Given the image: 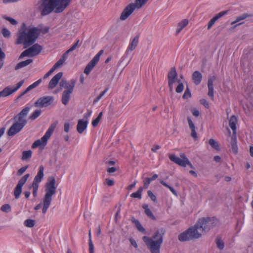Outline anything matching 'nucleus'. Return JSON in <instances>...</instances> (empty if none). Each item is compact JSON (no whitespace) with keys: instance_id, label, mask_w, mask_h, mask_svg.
I'll return each mask as SVG.
<instances>
[{"instance_id":"obj_15","label":"nucleus","mask_w":253,"mask_h":253,"mask_svg":"<svg viewBox=\"0 0 253 253\" xmlns=\"http://www.w3.org/2000/svg\"><path fill=\"white\" fill-rule=\"evenodd\" d=\"M63 76L62 72H59L55 75L52 79L50 81L48 87L49 89H52L54 88L57 84L59 82V81L61 79Z\"/></svg>"},{"instance_id":"obj_37","label":"nucleus","mask_w":253,"mask_h":253,"mask_svg":"<svg viewBox=\"0 0 253 253\" xmlns=\"http://www.w3.org/2000/svg\"><path fill=\"white\" fill-rule=\"evenodd\" d=\"M209 144L215 150H218L219 149V146L217 142L213 139H210L209 140Z\"/></svg>"},{"instance_id":"obj_17","label":"nucleus","mask_w":253,"mask_h":253,"mask_svg":"<svg viewBox=\"0 0 253 253\" xmlns=\"http://www.w3.org/2000/svg\"><path fill=\"white\" fill-rule=\"evenodd\" d=\"M216 80V77L215 76H212L209 77L208 81V87L209 91L208 95L213 100V83Z\"/></svg>"},{"instance_id":"obj_31","label":"nucleus","mask_w":253,"mask_h":253,"mask_svg":"<svg viewBox=\"0 0 253 253\" xmlns=\"http://www.w3.org/2000/svg\"><path fill=\"white\" fill-rule=\"evenodd\" d=\"M252 16V15L249 13H243L240 16H238L236 20L233 22H231V25H234L235 23L239 22V21L241 20H243L247 18L251 17Z\"/></svg>"},{"instance_id":"obj_6","label":"nucleus","mask_w":253,"mask_h":253,"mask_svg":"<svg viewBox=\"0 0 253 253\" xmlns=\"http://www.w3.org/2000/svg\"><path fill=\"white\" fill-rule=\"evenodd\" d=\"M76 81L72 79L69 82L66 80H62L59 83V85L61 87H64L65 90L63 92L62 94V103L66 105L70 100V95L73 92L75 87Z\"/></svg>"},{"instance_id":"obj_11","label":"nucleus","mask_w":253,"mask_h":253,"mask_svg":"<svg viewBox=\"0 0 253 253\" xmlns=\"http://www.w3.org/2000/svg\"><path fill=\"white\" fill-rule=\"evenodd\" d=\"M54 98L51 96L40 97L34 103L36 107L43 108L49 106L53 102Z\"/></svg>"},{"instance_id":"obj_44","label":"nucleus","mask_w":253,"mask_h":253,"mask_svg":"<svg viewBox=\"0 0 253 253\" xmlns=\"http://www.w3.org/2000/svg\"><path fill=\"white\" fill-rule=\"evenodd\" d=\"M2 18L3 19L7 20L8 21H9L13 25H15L17 24V23H18L17 21L15 19H14L12 18H11L10 17H8L6 16H3Z\"/></svg>"},{"instance_id":"obj_59","label":"nucleus","mask_w":253,"mask_h":253,"mask_svg":"<svg viewBox=\"0 0 253 253\" xmlns=\"http://www.w3.org/2000/svg\"><path fill=\"white\" fill-rule=\"evenodd\" d=\"M70 125L69 123H65L64 125V131L66 132L69 131Z\"/></svg>"},{"instance_id":"obj_64","label":"nucleus","mask_w":253,"mask_h":253,"mask_svg":"<svg viewBox=\"0 0 253 253\" xmlns=\"http://www.w3.org/2000/svg\"><path fill=\"white\" fill-rule=\"evenodd\" d=\"M91 111L87 110V112L84 115V120H87L88 118H89L91 115Z\"/></svg>"},{"instance_id":"obj_34","label":"nucleus","mask_w":253,"mask_h":253,"mask_svg":"<svg viewBox=\"0 0 253 253\" xmlns=\"http://www.w3.org/2000/svg\"><path fill=\"white\" fill-rule=\"evenodd\" d=\"M143 190V187H140L137 192L132 193L130 195V197L134 198H138L139 199H141L142 192Z\"/></svg>"},{"instance_id":"obj_48","label":"nucleus","mask_w":253,"mask_h":253,"mask_svg":"<svg viewBox=\"0 0 253 253\" xmlns=\"http://www.w3.org/2000/svg\"><path fill=\"white\" fill-rule=\"evenodd\" d=\"M148 196L151 198V199L155 202H157V197L153 193V192L149 190L147 192Z\"/></svg>"},{"instance_id":"obj_57","label":"nucleus","mask_w":253,"mask_h":253,"mask_svg":"<svg viewBox=\"0 0 253 253\" xmlns=\"http://www.w3.org/2000/svg\"><path fill=\"white\" fill-rule=\"evenodd\" d=\"M89 253H94V246L92 241L89 242Z\"/></svg>"},{"instance_id":"obj_45","label":"nucleus","mask_w":253,"mask_h":253,"mask_svg":"<svg viewBox=\"0 0 253 253\" xmlns=\"http://www.w3.org/2000/svg\"><path fill=\"white\" fill-rule=\"evenodd\" d=\"M1 33L3 36L5 38H8L10 36V31L5 28L2 29Z\"/></svg>"},{"instance_id":"obj_51","label":"nucleus","mask_w":253,"mask_h":253,"mask_svg":"<svg viewBox=\"0 0 253 253\" xmlns=\"http://www.w3.org/2000/svg\"><path fill=\"white\" fill-rule=\"evenodd\" d=\"M151 182V179L149 177H147L144 180V188L147 189Z\"/></svg>"},{"instance_id":"obj_54","label":"nucleus","mask_w":253,"mask_h":253,"mask_svg":"<svg viewBox=\"0 0 253 253\" xmlns=\"http://www.w3.org/2000/svg\"><path fill=\"white\" fill-rule=\"evenodd\" d=\"M28 167V166H27L23 167H22L21 168H20L17 171V174L18 175H22L26 171V170L27 169Z\"/></svg>"},{"instance_id":"obj_47","label":"nucleus","mask_w":253,"mask_h":253,"mask_svg":"<svg viewBox=\"0 0 253 253\" xmlns=\"http://www.w3.org/2000/svg\"><path fill=\"white\" fill-rule=\"evenodd\" d=\"M79 42V40H78L74 44L72 45V46L69 48L68 50H67L65 53H67V55H68V53L74 50H75L78 46L79 45H78Z\"/></svg>"},{"instance_id":"obj_61","label":"nucleus","mask_w":253,"mask_h":253,"mask_svg":"<svg viewBox=\"0 0 253 253\" xmlns=\"http://www.w3.org/2000/svg\"><path fill=\"white\" fill-rule=\"evenodd\" d=\"M118 169L116 167H111V168H108L107 169V171L109 173H113L117 170Z\"/></svg>"},{"instance_id":"obj_49","label":"nucleus","mask_w":253,"mask_h":253,"mask_svg":"<svg viewBox=\"0 0 253 253\" xmlns=\"http://www.w3.org/2000/svg\"><path fill=\"white\" fill-rule=\"evenodd\" d=\"M184 89V85L182 83H179L178 86L176 88V92L177 93L181 92Z\"/></svg>"},{"instance_id":"obj_4","label":"nucleus","mask_w":253,"mask_h":253,"mask_svg":"<svg viewBox=\"0 0 253 253\" xmlns=\"http://www.w3.org/2000/svg\"><path fill=\"white\" fill-rule=\"evenodd\" d=\"M39 35V30L36 27L27 28L22 31L20 30L16 43H23L24 47L26 48L35 43Z\"/></svg>"},{"instance_id":"obj_1","label":"nucleus","mask_w":253,"mask_h":253,"mask_svg":"<svg viewBox=\"0 0 253 253\" xmlns=\"http://www.w3.org/2000/svg\"><path fill=\"white\" fill-rule=\"evenodd\" d=\"M218 220L214 217H203L198 220L192 227L180 234L178 238L180 241L185 242L197 239L218 225Z\"/></svg>"},{"instance_id":"obj_36","label":"nucleus","mask_w":253,"mask_h":253,"mask_svg":"<svg viewBox=\"0 0 253 253\" xmlns=\"http://www.w3.org/2000/svg\"><path fill=\"white\" fill-rule=\"evenodd\" d=\"M22 188L20 186L16 185L14 191V195L16 199H19L20 195L22 192Z\"/></svg>"},{"instance_id":"obj_23","label":"nucleus","mask_w":253,"mask_h":253,"mask_svg":"<svg viewBox=\"0 0 253 253\" xmlns=\"http://www.w3.org/2000/svg\"><path fill=\"white\" fill-rule=\"evenodd\" d=\"M187 121L188 122L189 128L191 130V136L194 139H197V133H196V130H195V125H194V123H193V122L192 121L190 117H187Z\"/></svg>"},{"instance_id":"obj_22","label":"nucleus","mask_w":253,"mask_h":253,"mask_svg":"<svg viewBox=\"0 0 253 253\" xmlns=\"http://www.w3.org/2000/svg\"><path fill=\"white\" fill-rule=\"evenodd\" d=\"M192 79L195 84L198 85L201 82L202 75L199 71H195L192 74Z\"/></svg>"},{"instance_id":"obj_63","label":"nucleus","mask_w":253,"mask_h":253,"mask_svg":"<svg viewBox=\"0 0 253 253\" xmlns=\"http://www.w3.org/2000/svg\"><path fill=\"white\" fill-rule=\"evenodd\" d=\"M100 120L99 118H96L95 119H94L92 122V125L93 126L95 127L97 126L98 123L100 122Z\"/></svg>"},{"instance_id":"obj_40","label":"nucleus","mask_w":253,"mask_h":253,"mask_svg":"<svg viewBox=\"0 0 253 253\" xmlns=\"http://www.w3.org/2000/svg\"><path fill=\"white\" fill-rule=\"evenodd\" d=\"M41 110H36L30 116L29 119L31 120H34L37 119L41 114Z\"/></svg>"},{"instance_id":"obj_50","label":"nucleus","mask_w":253,"mask_h":253,"mask_svg":"<svg viewBox=\"0 0 253 253\" xmlns=\"http://www.w3.org/2000/svg\"><path fill=\"white\" fill-rule=\"evenodd\" d=\"M216 245L218 249L220 250H222L224 246V243L220 239L217 240Z\"/></svg>"},{"instance_id":"obj_30","label":"nucleus","mask_w":253,"mask_h":253,"mask_svg":"<svg viewBox=\"0 0 253 253\" xmlns=\"http://www.w3.org/2000/svg\"><path fill=\"white\" fill-rule=\"evenodd\" d=\"M142 208L144 209L145 213L147 216L152 220H156V218L153 214L151 211L149 209L148 206L147 204H144L142 206Z\"/></svg>"},{"instance_id":"obj_42","label":"nucleus","mask_w":253,"mask_h":253,"mask_svg":"<svg viewBox=\"0 0 253 253\" xmlns=\"http://www.w3.org/2000/svg\"><path fill=\"white\" fill-rule=\"evenodd\" d=\"M0 210L4 212H9L11 211V206L9 204H4L1 207Z\"/></svg>"},{"instance_id":"obj_58","label":"nucleus","mask_w":253,"mask_h":253,"mask_svg":"<svg viewBox=\"0 0 253 253\" xmlns=\"http://www.w3.org/2000/svg\"><path fill=\"white\" fill-rule=\"evenodd\" d=\"M200 103H201V104L203 105L205 108H206L207 109L209 108V104L208 101L206 99H201L200 100Z\"/></svg>"},{"instance_id":"obj_52","label":"nucleus","mask_w":253,"mask_h":253,"mask_svg":"<svg viewBox=\"0 0 253 253\" xmlns=\"http://www.w3.org/2000/svg\"><path fill=\"white\" fill-rule=\"evenodd\" d=\"M191 96V93L189 89L187 87L185 90L184 94L183 95L182 97L183 98H187L190 97Z\"/></svg>"},{"instance_id":"obj_41","label":"nucleus","mask_w":253,"mask_h":253,"mask_svg":"<svg viewBox=\"0 0 253 253\" xmlns=\"http://www.w3.org/2000/svg\"><path fill=\"white\" fill-rule=\"evenodd\" d=\"M177 80V78L168 79L169 87V90L170 91H171L173 90V85L175 83H176Z\"/></svg>"},{"instance_id":"obj_12","label":"nucleus","mask_w":253,"mask_h":253,"mask_svg":"<svg viewBox=\"0 0 253 253\" xmlns=\"http://www.w3.org/2000/svg\"><path fill=\"white\" fill-rule=\"evenodd\" d=\"M24 83V80L20 81L17 84L16 86L11 88L10 86L6 87L4 89H3L0 92V98L1 97H6L7 96L16 90H17Z\"/></svg>"},{"instance_id":"obj_62","label":"nucleus","mask_w":253,"mask_h":253,"mask_svg":"<svg viewBox=\"0 0 253 253\" xmlns=\"http://www.w3.org/2000/svg\"><path fill=\"white\" fill-rule=\"evenodd\" d=\"M191 112L192 113V114L193 115V116L197 117L199 116V111L198 110H197V109H191Z\"/></svg>"},{"instance_id":"obj_25","label":"nucleus","mask_w":253,"mask_h":253,"mask_svg":"<svg viewBox=\"0 0 253 253\" xmlns=\"http://www.w3.org/2000/svg\"><path fill=\"white\" fill-rule=\"evenodd\" d=\"M230 144L232 152L235 154H237L238 152V146L237 145L236 134H233L231 137Z\"/></svg>"},{"instance_id":"obj_9","label":"nucleus","mask_w":253,"mask_h":253,"mask_svg":"<svg viewBox=\"0 0 253 253\" xmlns=\"http://www.w3.org/2000/svg\"><path fill=\"white\" fill-rule=\"evenodd\" d=\"M42 49V46L38 43L34 44L32 46L22 52L19 56L21 59L25 56L34 57L38 55Z\"/></svg>"},{"instance_id":"obj_39","label":"nucleus","mask_w":253,"mask_h":253,"mask_svg":"<svg viewBox=\"0 0 253 253\" xmlns=\"http://www.w3.org/2000/svg\"><path fill=\"white\" fill-rule=\"evenodd\" d=\"M32 151L31 150L25 151L22 153V159L23 160H27L31 157Z\"/></svg>"},{"instance_id":"obj_43","label":"nucleus","mask_w":253,"mask_h":253,"mask_svg":"<svg viewBox=\"0 0 253 253\" xmlns=\"http://www.w3.org/2000/svg\"><path fill=\"white\" fill-rule=\"evenodd\" d=\"M161 183L162 184H163L164 186H165V187H166L167 188H169L170 191L175 196H177V193L176 192V191L172 187H171L168 184H167L165 181H164L163 180H161Z\"/></svg>"},{"instance_id":"obj_20","label":"nucleus","mask_w":253,"mask_h":253,"mask_svg":"<svg viewBox=\"0 0 253 253\" xmlns=\"http://www.w3.org/2000/svg\"><path fill=\"white\" fill-rule=\"evenodd\" d=\"M139 38L138 36L135 37L131 41L128 47L126 50V53L128 54L130 52L134 50L137 47L138 43Z\"/></svg>"},{"instance_id":"obj_33","label":"nucleus","mask_w":253,"mask_h":253,"mask_svg":"<svg viewBox=\"0 0 253 253\" xmlns=\"http://www.w3.org/2000/svg\"><path fill=\"white\" fill-rule=\"evenodd\" d=\"M168 79L177 78V74L175 67L171 68L168 75Z\"/></svg>"},{"instance_id":"obj_60","label":"nucleus","mask_w":253,"mask_h":253,"mask_svg":"<svg viewBox=\"0 0 253 253\" xmlns=\"http://www.w3.org/2000/svg\"><path fill=\"white\" fill-rule=\"evenodd\" d=\"M105 181H106V184L109 186H112V185H113L114 184V181L112 179H110L109 178H106L105 179Z\"/></svg>"},{"instance_id":"obj_18","label":"nucleus","mask_w":253,"mask_h":253,"mask_svg":"<svg viewBox=\"0 0 253 253\" xmlns=\"http://www.w3.org/2000/svg\"><path fill=\"white\" fill-rule=\"evenodd\" d=\"M43 167L42 166H41L39 168V170L37 174L34 179L32 183L33 184L39 185V183L42 181V179L43 177Z\"/></svg>"},{"instance_id":"obj_5","label":"nucleus","mask_w":253,"mask_h":253,"mask_svg":"<svg viewBox=\"0 0 253 253\" xmlns=\"http://www.w3.org/2000/svg\"><path fill=\"white\" fill-rule=\"evenodd\" d=\"M165 230L163 228L158 230L152 238L143 236L142 240L151 253H160V249L163 241Z\"/></svg>"},{"instance_id":"obj_26","label":"nucleus","mask_w":253,"mask_h":253,"mask_svg":"<svg viewBox=\"0 0 253 253\" xmlns=\"http://www.w3.org/2000/svg\"><path fill=\"white\" fill-rule=\"evenodd\" d=\"M42 82V79H39L36 82L34 83L33 84L29 85L24 91H23L18 97V98H20L22 97L23 95L27 93L28 92H29L30 90H32V89L36 87L41 83Z\"/></svg>"},{"instance_id":"obj_46","label":"nucleus","mask_w":253,"mask_h":253,"mask_svg":"<svg viewBox=\"0 0 253 253\" xmlns=\"http://www.w3.org/2000/svg\"><path fill=\"white\" fill-rule=\"evenodd\" d=\"M108 88H106L102 92H101L96 98H95L93 102L96 103L102 97V96L106 93V92L108 91Z\"/></svg>"},{"instance_id":"obj_10","label":"nucleus","mask_w":253,"mask_h":253,"mask_svg":"<svg viewBox=\"0 0 253 253\" xmlns=\"http://www.w3.org/2000/svg\"><path fill=\"white\" fill-rule=\"evenodd\" d=\"M30 110V108L26 107L17 115L15 116L13 120L16 123H18L23 126H24L27 124L26 117Z\"/></svg>"},{"instance_id":"obj_24","label":"nucleus","mask_w":253,"mask_h":253,"mask_svg":"<svg viewBox=\"0 0 253 253\" xmlns=\"http://www.w3.org/2000/svg\"><path fill=\"white\" fill-rule=\"evenodd\" d=\"M237 122V119L235 115H232L229 121V125L231 128L232 129L233 134H236V123Z\"/></svg>"},{"instance_id":"obj_8","label":"nucleus","mask_w":253,"mask_h":253,"mask_svg":"<svg viewBox=\"0 0 253 253\" xmlns=\"http://www.w3.org/2000/svg\"><path fill=\"white\" fill-rule=\"evenodd\" d=\"M57 124L58 121L51 124L45 134L40 139L35 141L32 144V147L35 148L40 146H45L47 140L50 137Z\"/></svg>"},{"instance_id":"obj_19","label":"nucleus","mask_w":253,"mask_h":253,"mask_svg":"<svg viewBox=\"0 0 253 253\" xmlns=\"http://www.w3.org/2000/svg\"><path fill=\"white\" fill-rule=\"evenodd\" d=\"M87 124V120H79L77 126V131L80 134L82 133L86 128Z\"/></svg>"},{"instance_id":"obj_35","label":"nucleus","mask_w":253,"mask_h":253,"mask_svg":"<svg viewBox=\"0 0 253 253\" xmlns=\"http://www.w3.org/2000/svg\"><path fill=\"white\" fill-rule=\"evenodd\" d=\"M30 174H26L24 175L18 181L17 185L22 187L23 185L25 183L28 178L29 177Z\"/></svg>"},{"instance_id":"obj_7","label":"nucleus","mask_w":253,"mask_h":253,"mask_svg":"<svg viewBox=\"0 0 253 253\" xmlns=\"http://www.w3.org/2000/svg\"><path fill=\"white\" fill-rule=\"evenodd\" d=\"M148 0H135L134 3H131L127 5L122 11L120 19L122 20H126L129 15H130L134 10L136 9L141 8Z\"/></svg>"},{"instance_id":"obj_29","label":"nucleus","mask_w":253,"mask_h":253,"mask_svg":"<svg viewBox=\"0 0 253 253\" xmlns=\"http://www.w3.org/2000/svg\"><path fill=\"white\" fill-rule=\"evenodd\" d=\"M33 62V60L32 59H28L25 61H23L18 63L15 67V70H18L22 68L26 67L29 65Z\"/></svg>"},{"instance_id":"obj_55","label":"nucleus","mask_w":253,"mask_h":253,"mask_svg":"<svg viewBox=\"0 0 253 253\" xmlns=\"http://www.w3.org/2000/svg\"><path fill=\"white\" fill-rule=\"evenodd\" d=\"M32 186L33 188V195L34 197H36L37 196V191L38 189L39 185L32 184Z\"/></svg>"},{"instance_id":"obj_13","label":"nucleus","mask_w":253,"mask_h":253,"mask_svg":"<svg viewBox=\"0 0 253 253\" xmlns=\"http://www.w3.org/2000/svg\"><path fill=\"white\" fill-rule=\"evenodd\" d=\"M180 158H179L174 155H170L169 156V158L171 161L175 163V164L181 167H185L186 166V163L187 160V158L183 153L180 154Z\"/></svg>"},{"instance_id":"obj_21","label":"nucleus","mask_w":253,"mask_h":253,"mask_svg":"<svg viewBox=\"0 0 253 253\" xmlns=\"http://www.w3.org/2000/svg\"><path fill=\"white\" fill-rule=\"evenodd\" d=\"M189 23V20L187 19H184L180 21L177 26V28L175 31L176 35L179 34V33L184 29Z\"/></svg>"},{"instance_id":"obj_16","label":"nucleus","mask_w":253,"mask_h":253,"mask_svg":"<svg viewBox=\"0 0 253 253\" xmlns=\"http://www.w3.org/2000/svg\"><path fill=\"white\" fill-rule=\"evenodd\" d=\"M228 12V11H222L218 13H217L216 15H215L212 18H211L210 21L209 22L208 25H207V29L208 30H210L211 27L214 24L215 22L217 21L219 18H221L225 15H226Z\"/></svg>"},{"instance_id":"obj_2","label":"nucleus","mask_w":253,"mask_h":253,"mask_svg":"<svg viewBox=\"0 0 253 253\" xmlns=\"http://www.w3.org/2000/svg\"><path fill=\"white\" fill-rule=\"evenodd\" d=\"M56 188L54 177H49L45 185V194L42 198V203L37 205L34 209L36 211L39 210L42 206V212L45 214L51 203L53 196L56 194Z\"/></svg>"},{"instance_id":"obj_38","label":"nucleus","mask_w":253,"mask_h":253,"mask_svg":"<svg viewBox=\"0 0 253 253\" xmlns=\"http://www.w3.org/2000/svg\"><path fill=\"white\" fill-rule=\"evenodd\" d=\"M24 225L27 227H33L35 224V221L33 219H28L24 221Z\"/></svg>"},{"instance_id":"obj_56","label":"nucleus","mask_w":253,"mask_h":253,"mask_svg":"<svg viewBox=\"0 0 253 253\" xmlns=\"http://www.w3.org/2000/svg\"><path fill=\"white\" fill-rule=\"evenodd\" d=\"M54 71L55 70H54V69L52 67L51 69L44 75L43 79L44 80L46 79L49 76H50Z\"/></svg>"},{"instance_id":"obj_28","label":"nucleus","mask_w":253,"mask_h":253,"mask_svg":"<svg viewBox=\"0 0 253 253\" xmlns=\"http://www.w3.org/2000/svg\"><path fill=\"white\" fill-rule=\"evenodd\" d=\"M68 57V55H67V53H64L61 58L53 65L52 68L55 70L60 66L63 65L65 61L67 59Z\"/></svg>"},{"instance_id":"obj_14","label":"nucleus","mask_w":253,"mask_h":253,"mask_svg":"<svg viewBox=\"0 0 253 253\" xmlns=\"http://www.w3.org/2000/svg\"><path fill=\"white\" fill-rule=\"evenodd\" d=\"M24 126L18 123L14 122L13 124L10 127L7 132L8 136H12L20 132Z\"/></svg>"},{"instance_id":"obj_53","label":"nucleus","mask_w":253,"mask_h":253,"mask_svg":"<svg viewBox=\"0 0 253 253\" xmlns=\"http://www.w3.org/2000/svg\"><path fill=\"white\" fill-rule=\"evenodd\" d=\"M103 53V50H100L99 52L93 58V59H94V60H95L96 62H98L99 60L100 56L102 55Z\"/></svg>"},{"instance_id":"obj_32","label":"nucleus","mask_w":253,"mask_h":253,"mask_svg":"<svg viewBox=\"0 0 253 253\" xmlns=\"http://www.w3.org/2000/svg\"><path fill=\"white\" fill-rule=\"evenodd\" d=\"M131 221L135 224L136 227L139 231L145 234L146 233L145 229L143 228V227L138 220L133 218Z\"/></svg>"},{"instance_id":"obj_3","label":"nucleus","mask_w":253,"mask_h":253,"mask_svg":"<svg viewBox=\"0 0 253 253\" xmlns=\"http://www.w3.org/2000/svg\"><path fill=\"white\" fill-rule=\"evenodd\" d=\"M71 1V0H42L39 9L42 15H46L54 9L55 13H60L67 7Z\"/></svg>"},{"instance_id":"obj_27","label":"nucleus","mask_w":253,"mask_h":253,"mask_svg":"<svg viewBox=\"0 0 253 253\" xmlns=\"http://www.w3.org/2000/svg\"><path fill=\"white\" fill-rule=\"evenodd\" d=\"M97 63V62L92 59L85 67L84 70V73L86 75H88Z\"/></svg>"}]
</instances>
